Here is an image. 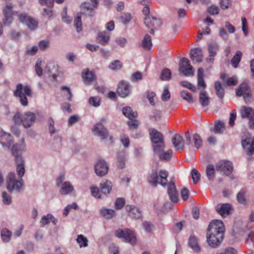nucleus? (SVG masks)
Listing matches in <instances>:
<instances>
[{
  "label": "nucleus",
  "instance_id": "nucleus-1",
  "mask_svg": "<svg viewBox=\"0 0 254 254\" xmlns=\"http://www.w3.org/2000/svg\"><path fill=\"white\" fill-rule=\"evenodd\" d=\"M13 5L10 3H7L3 10L4 18L3 19V24L5 26H9L13 21V15H17L19 21L25 24L31 30L36 29L37 27L38 22L32 17L28 15L25 12L18 13L17 11L12 10Z\"/></svg>",
  "mask_w": 254,
  "mask_h": 254
},
{
  "label": "nucleus",
  "instance_id": "nucleus-2",
  "mask_svg": "<svg viewBox=\"0 0 254 254\" xmlns=\"http://www.w3.org/2000/svg\"><path fill=\"white\" fill-rule=\"evenodd\" d=\"M224 233L222 221L213 220L209 224L207 231L206 240L209 246L213 248L219 246L223 241Z\"/></svg>",
  "mask_w": 254,
  "mask_h": 254
},
{
  "label": "nucleus",
  "instance_id": "nucleus-3",
  "mask_svg": "<svg viewBox=\"0 0 254 254\" xmlns=\"http://www.w3.org/2000/svg\"><path fill=\"white\" fill-rule=\"evenodd\" d=\"M25 147V145L24 143V138H22L21 142L19 144L13 145L11 148L12 153L15 156L16 172L20 178H21L24 176L25 169L23 158L21 156L18 155V152L24 150Z\"/></svg>",
  "mask_w": 254,
  "mask_h": 254
},
{
  "label": "nucleus",
  "instance_id": "nucleus-4",
  "mask_svg": "<svg viewBox=\"0 0 254 254\" xmlns=\"http://www.w3.org/2000/svg\"><path fill=\"white\" fill-rule=\"evenodd\" d=\"M14 96L18 98L20 103L23 106L28 105V97H32V91L29 85L18 84L14 92Z\"/></svg>",
  "mask_w": 254,
  "mask_h": 254
},
{
  "label": "nucleus",
  "instance_id": "nucleus-5",
  "mask_svg": "<svg viewBox=\"0 0 254 254\" xmlns=\"http://www.w3.org/2000/svg\"><path fill=\"white\" fill-rule=\"evenodd\" d=\"M13 120L16 124H21L25 128H28L35 122L36 116L31 112H26L22 114L17 112L13 116Z\"/></svg>",
  "mask_w": 254,
  "mask_h": 254
},
{
  "label": "nucleus",
  "instance_id": "nucleus-6",
  "mask_svg": "<svg viewBox=\"0 0 254 254\" xmlns=\"http://www.w3.org/2000/svg\"><path fill=\"white\" fill-rule=\"evenodd\" d=\"M115 236L125 242L134 246L136 244L137 239L135 232L127 228L118 229L115 232Z\"/></svg>",
  "mask_w": 254,
  "mask_h": 254
},
{
  "label": "nucleus",
  "instance_id": "nucleus-7",
  "mask_svg": "<svg viewBox=\"0 0 254 254\" xmlns=\"http://www.w3.org/2000/svg\"><path fill=\"white\" fill-rule=\"evenodd\" d=\"M23 186V182L21 178L19 180L16 179L13 172L8 174L6 179V188L9 192H19L22 189Z\"/></svg>",
  "mask_w": 254,
  "mask_h": 254
},
{
  "label": "nucleus",
  "instance_id": "nucleus-8",
  "mask_svg": "<svg viewBox=\"0 0 254 254\" xmlns=\"http://www.w3.org/2000/svg\"><path fill=\"white\" fill-rule=\"evenodd\" d=\"M168 172L165 170H161L158 175L156 172H152L148 179L150 184L155 187L158 184L165 186L167 183Z\"/></svg>",
  "mask_w": 254,
  "mask_h": 254
},
{
  "label": "nucleus",
  "instance_id": "nucleus-9",
  "mask_svg": "<svg viewBox=\"0 0 254 254\" xmlns=\"http://www.w3.org/2000/svg\"><path fill=\"white\" fill-rule=\"evenodd\" d=\"M150 139L152 143L153 150H157L162 147H165L163 134L154 128L149 129Z\"/></svg>",
  "mask_w": 254,
  "mask_h": 254
},
{
  "label": "nucleus",
  "instance_id": "nucleus-10",
  "mask_svg": "<svg viewBox=\"0 0 254 254\" xmlns=\"http://www.w3.org/2000/svg\"><path fill=\"white\" fill-rule=\"evenodd\" d=\"M64 175L61 174L57 179V185L60 187V192L62 195H67L74 191V187L70 182L65 181Z\"/></svg>",
  "mask_w": 254,
  "mask_h": 254
},
{
  "label": "nucleus",
  "instance_id": "nucleus-11",
  "mask_svg": "<svg viewBox=\"0 0 254 254\" xmlns=\"http://www.w3.org/2000/svg\"><path fill=\"white\" fill-rule=\"evenodd\" d=\"M216 169L217 171L229 176L232 172L233 166L232 163L229 161L221 160L216 164Z\"/></svg>",
  "mask_w": 254,
  "mask_h": 254
},
{
  "label": "nucleus",
  "instance_id": "nucleus-12",
  "mask_svg": "<svg viewBox=\"0 0 254 254\" xmlns=\"http://www.w3.org/2000/svg\"><path fill=\"white\" fill-rule=\"evenodd\" d=\"M180 71L186 76L193 75L194 70L190 65L189 60L186 58H183L180 63Z\"/></svg>",
  "mask_w": 254,
  "mask_h": 254
},
{
  "label": "nucleus",
  "instance_id": "nucleus-13",
  "mask_svg": "<svg viewBox=\"0 0 254 254\" xmlns=\"http://www.w3.org/2000/svg\"><path fill=\"white\" fill-rule=\"evenodd\" d=\"M92 130L94 135L99 136L102 139H107L109 137L108 129L101 123H96Z\"/></svg>",
  "mask_w": 254,
  "mask_h": 254
},
{
  "label": "nucleus",
  "instance_id": "nucleus-14",
  "mask_svg": "<svg viewBox=\"0 0 254 254\" xmlns=\"http://www.w3.org/2000/svg\"><path fill=\"white\" fill-rule=\"evenodd\" d=\"M95 172L98 176H104L109 171V166L106 162L103 159H99L94 166Z\"/></svg>",
  "mask_w": 254,
  "mask_h": 254
},
{
  "label": "nucleus",
  "instance_id": "nucleus-15",
  "mask_svg": "<svg viewBox=\"0 0 254 254\" xmlns=\"http://www.w3.org/2000/svg\"><path fill=\"white\" fill-rule=\"evenodd\" d=\"M144 24L146 27L150 29V33L154 34V29L159 27L161 24V21L154 17L147 16L144 19Z\"/></svg>",
  "mask_w": 254,
  "mask_h": 254
},
{
  "label": "nucleus",
  "instance_id": "nucleus-16",
  "mask_svg": "<svg viewBox=\"0 0 254 254\" xmlns=\"http://www.w3.org/2000/svg\"><path fill=\"white\" fill-rule=\"evenodd\" d=\"M165 147H162L158 148L157 150H153V152L159 157L160 160L162 161H169L172 156L173 151L171 149L164 151Z\"/></svg>",
  "mask_w": 254,
  "mask_h": 254
},
{
  "label": "nucleus",
  "instance_id": "nucleus-17",
  "mask_svg": "<svg viewBox=\"0 0 254 254\" xmlns=\"http://www.w3.org/2000/svg\"><path fill=\"white\" fill-rule=\"evenodd\" d=\"M130 93V87L129 84L125 81H121L119 83L117 89V93L118 95L125 98L127 97Z\"/></svg>",
  "mask_w": 254,
  "mask_h": 254
},
{
  "label": "nucleus",
  "instance_id": "nucleus-18",
  "mask_svg": "<svg viewBox=\"0 0 254 254\" xmlns=\"http://www.w3.org/2000/svg\"><path fill=\"white\" fill-rule=\"evenodd\" d=\"M242 145L249 155L254 153V137H247L242 141Z\"/></svg>",
  "mask_w": 254,
  "mask_h": 254
},
{
  "label": "nucleus",
  "instance_id": "nucleus-19",
  "mask_svg": "<svg viewBox=\"0 0 254 254\" xmlns=\"http://www.w3.org/2000/svg\"><path fill=\"white\" fill-rule=\"evenodd\" d=\"M173 146L177 151L183 150L185 147V143L183 136L180 134H176L172 139Z\"/></svg>",
  "mask_w": 254,
  "mask_h": 254
},
{
  "label": "nucleus",
  "instance_id": "nucleus-20",
  "mask_svg": "<svg viewBox=\"0 0 254 254\" xmlns=\"http://www.w3.org/2000/svg\"><path fill=\"white\" fill-rule=\"evenodd\" d=\"M126 209L128 213L129 216L134 219H139L142 217L141 211L134 205H127Z\"/></svg>",
  "mask_w": 254,
  "mask_h": 254
},
{
  "label": "nucleus",
  "instance_id": "nucleus-21",
  "mask_svg": "<svg viewBox=\"0 0 254 254\" xmlns=\"http://www.w3.org/2000/svg\"><path fill=\"white\" fill-rule=\"evenodd\" d=\"M219 50V46L216 43H211L208 45V51L209 54V57L206 59L208 62H212L214 60V57L216 56L217 52Z\"/></svg>",
  "mask_w": 254,
  "mask_h": 254
},
{
  "label": "nucleus",
  "instance_id": "nucleus-22",
  "mask_svg": "<svg viewBox=\"0 0 254 254\" xmlns=\"http://www.w3.org/2000/svg\"><path fill=\"white\" fill-rule=\"evenodd\" d=\"M0 143L3 146H7L8 148L10 147L12 145L10 134L4 132L1 128H0Z\"/></svg>",
  "mask_w": 254,
  "mask_h": 254
},
{
  "label": "nucleus",
  "instance_id": "nucleus-23",
  "mask_svg": "<svg viewBox=\"0 0 254 254\" xmlns=\"http://www.w3.org/2000/svg\"><path fill=\"white\" fill-rule=\"evenodd\" d=\"M236 93L237 96H243L245 99L249 97V87L248 84L245 82L242 83L237 89Z\"/></svg>",
  "mask_w": 254,
  "mask_h": 254
},
{
  "label": "nucleus",
  "instance_id": "nucleus-24",
  "mask_svg": "<svg viewBox=\"0 0 254 254\" xmlns=\"http://www.w3.org/2000/svg\"><path fill=\"white\" fill-rule=\"evenodd\" d=\"M231 209V206L228 203L220 204L216 206V211L223 217L229 215Z\"/></svg>",
  "mask_w": 254,
  "mask_h": 254
},
{
  "label": "nucleus",
  "instance_id": "nucleus-25",
  "mask_svg": "<svg viewBox=\"0 0 254 254\" xmlns=\"http://www.w3.org/2000/svg\"><path fill=\"white\" fill-rule=\"evenodd\" d=\"M168 193L170 200L175 203L178 202V195L176 191V186L174 183H170L168 188Z\"/></svg>",
  "mask_w": 254,
  "mask_h": 254
},
{
  "label": "nucleus",
  "instance_id": "nucleus-26",
  "mask_svg": "<svg viewBox=\"0 0 254 254\" xmlns=\"http://www.w3.org/2000/svg\"><path fill=\"white\" fill-rule=\"evenodd\" d=\"M190 58L195 62L200 63L203 58L202 52L201 49L196 48L190 51Z\"/></svg>",
  "mask_w": 254,
  "mask_h": 254
},
{
  "label": "nucleus",
  "instance_id": "nucleus-27",
  "mask_svg": "<svg viewBox=\"0 0 254 254\" xmlns=\"http://www.w3.org/2000/svg\"><path fill=\"white\" fill-rule=\"evenodd\" d=\"M112 183L110 181L104 180L103 181L100 185L101 192L105 194H109L112 189Z\"/></svg>",
  "mask_w": 254,
  "mask_h": 254
},
{
  "label": "nucleus",
  "instance_id": "nucleus-28",
  "mask_svg": "<svg viewBox=\"0 0 254 254\" xmlns=\"http://www.w3.org/2000/svg\"><path fill=\"white\" fill-rule=\"evenodd\" d=\"M110 35L105 31L98 33L97 36V40L99 43L102 45L107 44L110 40Z\"/></svg>",
  "mask_w": 254,
  "mask_h": 254
},
{
  "label": "nucleus",
  "instance_id": "nucleus-29",
  "mask_svg": "<svg viewBox=\"0 0 254 254\" xmlns=\"http://www.w3.org/2000/svg\"><path fill=\"white\" fill-rule=\"evenodd\" d=\"M240 114L242 118L249 119L254 117V111L250 107L243 106L241 109Z\"/></svg>",
  "mask_w": 254,
  "mask_h": 254
},
{
  "label": "nucleus",
  "instance_id": "nucleus-30",
  "mask_svg": "<svg viewBox=\"0 0 254 254\" xmlns=\"http://www.w3.org/2000/svg\"><path fill=\"white\" fill-rule=\"evenodd\" d=\"M189 245L194 252L199 253L200 251V247L198 244L197 238L195 236H190Z\"/></svg>",
  "mask_w": 254,
  "mask_h": 254
},
{
  "label": "nucleus",
  "instance_id": "nucleus-31",
  "mask_svg": "<svg viewBox=\"0 0 254 254\" xmlns=\"http://www.w3.org/2000/svg\"><path fill=\"white\" fill-rule=\"evenodd\" d=\"M82 77L85 83L89 84L95 79L94 73L88 69L85 70L82 72Z\"/></svg>",
  "mask_w": 254,
  "mask_h": 254
},
{
  "label": "nucleus",
  "instance_id": "nucleus-32",
  "mask_svg": "<svg viewBox=\"0 0 254 254\" xmlns=\"http://www.w3.org/2000/svg\"><path fill=\"white\" fill-rule=\"evenodd\" d=\"M100 211L101 215L107 219H111L116 215L115 211L111 209L103 207Z\"/></svg>",
  "mask_w": 254,
  "mask_h": 254
},
{
  "label": "nucleus",
  "instance_id": "nucleus-33",
  "mask_svg": "<svg viewBox=\"0 0 254 254\" xmlns=\"http://www.w3.org/2000/svg\"><path fill=\"white\" fill-rule=\"evenodd\" d=\"M57 221V220L52 214H49L42 217L40 223L42 226H44L49 224L50 222H52L53 224L55 225Z\"/></svg>",
  "mask_w": 254,
  "mask_h": 254
},
{
  "label": "nucleus",
  "instance_id": "nucleus-34",
  "mask_svg": "<svg viewBox=\"0 0 254 254\" xmlns=\"http://www.w3.org/2000/svg\"><path fill=\"white\" fill-rule=\"evenodd\" d=\"M141 47L145 50H149L151 49L152 44V40L150 35L146 34L141 42Z\"/></svg>",
  "mask_w": 254,
  "mask_h": 254
},
{
  "label": "nucleus",
  "instance_id": "nucleus-35",
  "mask_svg": "<svg viewBox=\"0 0 254 254\" xmlns=\"http://www.w3.org/2000/svg\"><path fill=\"white\" fill-rule=\"evenodd\" d=\"M126 154L125 152H121L118 154L117 166L119 168L123 169L125 167Z\"/></svg>",
  "mask_w": 254,
  "mask_h": 254
},
{
  "label": "nucleus",
  "instance_id": "nucleus-36",
  "mask_svg": "<svg viewBox=\"0 0 254 254\" xmlns=\"http://www.w3.org/2000/svg\"><path fill=\"white\" fill-rule=\"evenodd\" d=\"M123 114L129 120L133 119L137 117V113L134 112L129 107H126L123 109Z\"/></svg>",
  "mask_w": 254,
  "mask_h": 254
},
{
  "label": "nucleus",
  "instance_id": "nucleus-37",
  "mask_svg": "<svg viewBox=\"0 0 254 254\" xmlns=\"http://www.w3.org/2000/svg\"><path fill=\"white\" fill-rule=\"evenodd\" d=\"M199 101L201 105L203 107L208 105L209 102V98L207 93L204 90L201 91L199 95Z\"/></svg>",
  "mask_w": 254,
  "mask_h": 254
},
{
  "label": "nucleus",
  "instance_id": "nucleus-38",
  "mask_svg": "<svg viewBox=\"0 0 254 254\" xmlns=\"http://www.w3.org/2000/svg\"><path fill=\"white\" fill-rule=\"evenodd\" d=\"M214 87L217 96L219 98L222 99L224 97V92L221 84L219 82L216 81L215 82Z\"/></svg>",
  "mask_w": 254,
  "mask_h": 254
},
{
  "label": "nucleus",
  "instance_id": "nucleus-39",
  "mask_svg": "<svg viewBox=\"0 0 254 254\" xmlns=\"http://www.w3.org/2000/svg\"><path fill=\"white\" fill-rule=\"evenodd\" d=\"M11 236V233L10 231L6 229H3L1 232V237L3 242L5 243L8 242Z\"/></svg>",
  "mask_w": 254,
  "mask_h": 254
},
{
  "label": "nucleus",
  "instance_id": "nucleus-40",
  "mask_svg": "<svg viewBox=\"0 0 254 254\" xmlns=\"http://www.w3.org/2000/svg\"><path fill=\"white\" fill-rule=\"evenodd\" d=\"M242 53L241 51H238L235 55L234 56L233 59L231 60V63L232 65L235 67H237L239 63H240L241 57H242Z\"/></svg>",
  "mask_w": 254,
  "mask_h": 254
},
{
  "label": "nucleus",
  "instance_id": "nucleus-41",
  "mask_svg": "<svg viewBox=\"0 0 254 254\" xmlns=\"http://www.w3.org/2000/svg\"><path fill=\"white\" fill-rule=\"evenodd\" d=\"M2 201L3 204L9 205L12 203V198L9 194L6 191H3L1 194Z\"/></svg>",
  "mask_w": 254,
  "mask_h": 254
},
{
  "label": "nucleus",
  "instance_id": "nucleus-42",
  "mask_svg": "<svg viewBox=\"0 0 254 254\" xmlns=\"http://www.w3.org/2000/svg\"><path fill=\"white\" fill-rule=\"evenodd\" d=\"M109 68L114 71L120 70L122 67V64L119 60L112 62L108 66Z\"/></svg>",
  "mask_w": 254,
  "mask_h": 254
},
{
  "label": "nucleus",
  "instance_id": "nucleus-43",
  "mask_svg": "<svg viewBox=\"0 0 254 254\" xmlns=\"http://www.w3.org/2000/svg\"><path fill=\"white\" fill-rule=\"evenodd\" d=\"M239 234L241 235H244L245 234L247 235V241L250 242V238L251 237L252 232L250 231L247 225H244L241 228V230L239 232Z\"/></svg>",
  "mask_w": 254,
  "mask_h": 254
},
{
  "label": "nucleus",
  "instance_id": "nucleus-44",
  "mask_svg": "<svg viewBox=\"0 0 254 254\" xmlns=\"http://www.w3.org/2000/svg\"><path fill=\"white\" fill-rule=\"evenodd\" d=\"M214 167L212 165H209L207 166L206 170V173L207 177L209 180H212L214 177Z\"/></svg>",
  "mask_w": 254,
  "mask_h": 254
},
{
  "label": "nucleus",
  "instance_id": "nucleus-45",
  "mask_svg": "<svg viewBox=\"0 0 254 254\" xmlns=\"http://www.w3.org/2000/svg\"><path fill=\"white\" fill-rule=\"evenodd\" d=\"M181 96L184 100L187 101L190 103H192L193 102L192 96L187 91H182L181 92Z\"/></svg>",
  "mask_w": 254,
  "mask_h": 254
},
{
  "label": "nucleus",
  "instance_id": "nucleus-46",
  "mask_svg": "<svg viewBox=\"0 0 254 254\" xmlns=\"http://www.w3.org/2000/svg\"><path fill=\"white\" fill-rule=\"evenodd\" d=\"M76 241L80 248L86 247L88 246V240L82 235L77 236Z\"/></svg>",
  "mask_w": 254,
  "mask_h": 254
},
{
  "label": "nucleus",
  "instance_id": "nucleus-47",
  "mask_svg": "<svg viewBox=\"0 0 254 254\" xmlns=\"http://www.w3.org/2000/svg\"><path fill=\"white\" fill-rule=\"evenodd\" d=\"M193 141L196 148L199 149L202 145V141L200 135L195 133L193 135Z\"/></svg>",
  "mask_w": 254,
  "mask_h": 254
},
{
  "label": "nucleus",
  "instance_id": "nucleus-48",
  "mask_svg": "<svg viewBox=\"0 0 254 254\" xmlns=\"http://www.w3.org/2000/svg\"><path fill=\"white\" fill-rule=\"evenodd\" d=\"M59 68L60 66L58 64L54 62H51L48 63L46 65L45 67V70L47 71L48 72H51L54 70L58 71Z\"/></svg>",
  "mask_w": 254,
  "mask_h": 254
},
{
  "label": "nucleus",
  "instance_id": "nucleus-49",
  "mask_svg": "<svg viewBox=\"0 0 254 254\" xmlns=\"http://www.w3.org/2000/svg\"><path fill=\"white\" fill-rule=\"evenodd\" d=\"M89 103L91 106L98 107L100 105L101 99L98 97H91L89 99Z\"/></svg>",
  "mask_w": 254,
  "mask_h": 254
},
{
  "label": "nucleus",
  "instance_id": "nucleus-50",
  "mask_svg": "<svg viewBox=\"0 0 254 254\" xmlns=\"http://www.w3.org/2000/svg\"><path fill=\"white\" fill-rule=\"evenodd\" d=\"M190 174L193 183L196 184L200 179V173L196 169H193L191 171Z\"/></svg>",
  "mask_w": 254,
  "mask_h": 254
},
{
  "label": "nucleus",
  "instance_id": "nucleus-51",
  "mask_svg": "<svg viewBox=\"0 0 254 254\" xmlns=\"http://www.w3.org/2000/svg\"><path fill=\"white\" fill-rule=\"evenodd\" d=\"M42 63L41 59H38L35 65L36 72L37 75L39 76H41L43 74V69L41 67Z\"/></svg>",
  "mask_w": 254,
  "mask_h": 254
},
{
  "label": "nucleus",
  "instance_id": "nucleus-52",
  "mask_svg": "<svg viewBox=\"0 0 254 254\" xmlns=\"http://www.w3.org/2000/svg\"><path fill=\"white\" fill-rule=\"evenodd\" d=\"M171 76V71L168 68L163 70L161 75V79L163 80H169Z\"/></svg>",
  "mask_w": 254,
  "mask_h": 254
},
{
  "label": "nucleus",
  "instance_id": "nucleus-53",
  "mask_svg": "<svg viewBox=\"0 0 254 254\" xmlns=\"http://www.w3.org/2000/svg\"><path fill=\"white\" fill-rule=\"evenodd\" d=\"M74 25L78 32H79L82 30V23L81 16L77 15L74 20Z\"/></svg>",
  "mask_w": 254,
  "mask_h": 254
},
{
  "label": "nucleus",
  "instance_id": "nucleus-54",
  "mask_svg": "<svg viewBox=\"0 0 254 254\" xmlns=\"http://www.w3.org/2000/svg\"><path fill=\"white\" fill-rule=\"evenodd\" d=\"M170 98V93L168 87L166 86L164 87L163 91L161 96V99L163 101H167Z\"/></svg>",
  "mask_w": 254,
  "mask_h": 254
},
{
  "label": "nucleus",
  "instance_id": "nucleus-55",
  "mask_svg": "<svg viewBox=\"0 0 254 254\" xmlns=\"http://www.w3.org/2000/svg\"><path fill=\"white\" fill-rule=\"evenodd\" d=\"M245 193L246 191L244 190H241L237 194V200L241 203L245 204L246 203Z\"/></svg>",
  "mask_w": 254,
  "mask_h": 254
},
{
  "label": "nucleus",
  "instance_id": "nucleus-56",
  "mask_svg": "<svg viewBox=\"0 0 254 254\" xmlns=\"http://www.w3.org/2000/svg\"><path fill=\"white\" fill-rule=\"evenodd\" d=\"M225 129V124L222 122H218L215 126V131L216 133H222Z\"/></svg>",
  "mask_w": 254,
  "mask_h": 254
},
{
  "label": "nucleus",
  "instance_id": "nucleus-57",
  "mask_svg": "<svg viewBox=\"0 0 254 254\" xmlns=\"http://www.w3.org/2000/svg\"><path fill=\"white\" fill-rule=\"evenodd\" d=\"M21 32H17L14 30H11L9 33L10 38L13 40H18L21 36Z\"/></svg>",
  "mask_w": 254,
  "mask_h": 254
},
{
  "label": "nucleus",
  "instance_id": "nucleus-58",
  "mask_svg": "<svg viewBox=\"0 0 254 254\" xmlns=\"http://www.w3.org/2000/svg\"><path fill=\"white\" fill-rule=\"evenodd\" d=\"M237 117V112L235 110L232 111L230 115V118L229 120V125L231 127H233L235 125V121Z\"/></svg>",
  "mask_w": 254,
  "mask_h": 254
},
{
  "label": "nucleus",
  "instance_id": "nucleus-59",
  "mask_svg": "<svg viewBox=\"0 0 254 254\" xmlns=\"http://www.w3.org/2000/svg\"><path fill=\"white\" fill-rule=\"evenodd\" d=\"M180 84L182 86L187 88L193 92L196 91V87L195 86L187 81H183L181 82Z\"/></svg>",
  "mask_w": 254,
  "mask_h": 254
},
{
  "label": "nucleus",
  "instance_id": "nucleus-60",
  "mask_svg": "<svg viewBox=\"0 0 254 254\" xmlns=\"http://www.w3.org/2000/svg\"><path fill=\"white\" fill-rule=\"evenodd\" d=\"M90 189L93 196L97 198H101V193L97 187H92Z\"/></svg>",
  "mask_w": 254,
  "mask_h": 254
},
{
  "label": "nucleus",
  "instance_id": "nucleus-61",
  "mask_svg": "<svg viewBox=\"0 0 254 254\" xmlns=\"http://www.w3.org/2000/svg\"><path fill=\"white\" fill-rule=\"evenodd\" d=\"M210 29L208 27H205V29H202L198 31V35L197 36V40H200L201 39L203 35L209 34L210 33Z\"/></svg>",
  "mask_w": 254,
  "mask_h": 254
},
{
  "label": "nucleus",
  "instance_id": "nucleus-62",
  "mask_svg": "<svg viewBox=\"0 0 254 254\" xmlns=\"http://www.w3.org/2000/svg\"><path fill=\"white\" fill-rule=\"evenodd\" d=\"M125 201L122 198H118L115 202V207L116 209H121L125 205Z\"/></svg>",
  "mask_w": 254,
  "mask_h": 254
},
{
  "label": "nucleus",
  "instance_id": "nucleus-63",
  "mask_svg": "<svg viewBox=\"0 0 254 254\" xmlns=\"http://www.w3.org/2000/svg\"><path fill=\"white\" fill-rule=\"evenodd\" d=\"M142 74L140 72H136L132 74L131 80L133 82H136L142 79Z\"/></svg>",
  "mask_w": 254,
  "mask_h": 254
},
{
  "label": "nucleus",
  "instance_id": "nucleus-64",
  "mask_svg": "<svg viewBox=\"0 0 254 254\" xmlns=\"http://www.w3.org/2000/svg\"><path fill=\"white\" fill-rule=\"evenodd\" d=\"M220 254H238V252L235 249L229 247L225 249Z\"/></svg>",
  "mask_w": 254,
  "mask_h": 254
}]
</instances>
